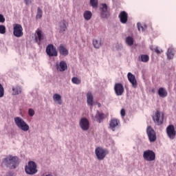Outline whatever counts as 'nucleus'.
<instances>
[{
  "instance_id": "nucleus-17",
  "label": "nucleus",
  "mask_w": 176,
  "mask_h": 176,
  "mask_svg": "<svg viewBox=\"0 0 176 176\" xmlns=\"http://www.w3.org/2000/svg\"><path fill=\"white\" fill-rule=\"evenodd\" d=\"M128 80L131 83L132 87L136 89L137 87V79H135V76H134L131 72H129L127 74Z\"/></svg>"
},
{
  "instance_id": "nucleus-22",
  "label": "nucleus",
  "mask_w": 176,
  "mask_h": 176,
  "mask_svg": "<svg viewBox=\"0 0 176 176\" xmlns=\"http://www.w3.org/2000/svg\"><path fill=\"white\" fill-rule=\"evenodd\" d=\"M53 100L54 102L58 104V105H61L63 104V100L61 99V96L58 94H54L53 95Z\"/></svg>"
},
{
  "instance_id": "nucleus-25",
  "label": "nucleus",
  "mask_w": 176,
  "mask_h": 176,
  "mask_svg": "<svg viewBox=\"0 0 176 176\" xmlns=\"http://www.w3.org/2000/svg\"><path fill=\"white\" fill-rule=\"evenodd\" d=\"M166 55H167L168 60H172V58H174V49L173 48L168 49Z\"/></svg>"
},
{
  "instance_id": "nucleus-8",
  "label": "nucleus",
  "mask_w": 176,
  "mask_h": 176,
  "mask_svg": "<svg viewBox=\"0 0 176 176\" xmlns=\"http://www.w3.org/2000/svg\"><path fill=\"white\" fill-rule=\"evenodd\" d=\"M146 134L150 142H155L157 140L156 132L151 126H148L146 128Z\"/></svg>"
},
{
  "instance_id": "nucleus-39",
  "label": "nucleus",
  "mask_w": 176,
  "mask_h": 176,
  "mask_svg": "<svg viewBox=\"0 0 176 176\" xmlns=\"http://www.w3.org/2000/svg\"><path fill=\"white\" fill-rule=\"evenodd\" d=\"M5 21V17L3 14H0V23H3Z\"/></svg>"
},
{
  "instance_id": "nucleus-26",
  "label": "nucleus",
  "mask_w": 176,
  "mask_h": 176,
  "mask_svg": "<svg viewBox=\"0 0 176 176\" xmlns=\"http://www.w3.org/2000/svg\"><path fill=\"white\" fill-rule=\"evenodd\" d=\"M104 116L105 115L104 113H100V111H97L95 118L98 123H101V121L104 119Z\"/></svg>"
},
{
  "instance_id": "nucleus-20",
  "label": "nucleus",
  "mask_w": 176,
  "mask_h": 176,
  "mask_svg": "<svg viewBox=\"0 0 176 176\" xmlns=\"http://www.w3.org/2000/svg\"><path fill=\"white\" fill-rule=\"evenodd\" d=\"M87 102L88 105H90L91 107H93L94 104V98L93 97V94L91 91H89L87 94Z\"/></svg>"
},
{
  "instance_id": "nucleus-31",
  "label": "nucleus",
  "mask_w": 176,
  "mask_h": 176,
  "mask_svg": "<svg viewBox=\"0 0 176 176\" xmlns=\"http://www.w3.org/2000/svg\"><path fill=\"white\" fill-rule=\"evenodd\" d=\"M72 82L74 85H80V83H82V80L78 77H73L72 78Z\"/></svg>"
},
{
  "instance_id": "nucleus-2",
  "label": "nucleus",
  "mask_w": 176,
  "mask_h": 176,
  "mask_svg": "<svg viewBox=\"0 0 176 176\" xmlns=\"http://www.w3.org/2000/svg\"><path fill=\"white\" fill-rule=\"evenodd\" d=\"M14 120L16 126H17L20 130H22V131H28V130H30V126L27 124V122H25L23 118L15 117Z\"/></svg>"
},
{
  "instance_id": "nucleus-29",
  "label": "nucleus",
  "mask_w": 176,
  "mask_h": 176,
  "mask_svg": "<svg viewBox=\"0 0 176 176\" xmlns=\"http://www.w3.org/2000/svg\"><path fill=\"white\" fill-rule=\"evenodd\" d=\"M93 45L95 49H100L101 47V40H93Z\"/></svg>"
},
{
  "instance_id": "nucleus-36",
  "label": "nucleus",
  "mask_w": 176,
  "mask_h": 176,
  "mask_svg": "<svg viewBox=\"0 0 176 176\" xmlns=\"http://www.w3.org/2000/svg\"><path fill=\"white\" fill-rule=\"evenodd\" d=\"M0 34H6V27L3 25H0Z\"/></svg>"
},
{
  "instance_id": "nucleus-10",
  "label": "nucleus",
  "mask_w": 176,
  "mask_h": 176,
  "mask_svg": "<svg viewBox=\"0 0 176 176\" xmlns=\"http://www.w3.org/2000/svg\"><path fill=\"white\" fill-rule=\"evenodd\" d=\"M79 126L82 131H87L90 129V122L86 118H82L79 122Z\"/></svg>"
},
{
  "instance_id": "nucleus-7",
  "label": "nucleus",
  "mask_w": 176,
  "mask_h": 176,
  "mask_svg": "<svg viewBox=\"0 0 176 176\" xmlns=\"http://www.w3.org/2000/svg\"><path fill=\"white\" fill-rule=\"evenodd\" d=\"M13 34L16 38H21L24 35L23 26L21 24L15 23L13 25Z\"/></svg>"
},
{
  "instance_id": "nucleus-28",
  "label": "nucleus",
  "mask_w": 176,
  "mask_h": 176,
  "mask_svg": "<svg viewBox=\"0 0 176 176\" xmlns=\"http://www.w3.org/2000/svg\"><path fill=\"white\" fill-rule=\"evenodd\" d=\"M126 43L128 46H133L134 45V39L131 36H128L126 38Z\"/></svg>"
},
{
  "instance_id": "nucleus-33",
  "label": "nucleus",
  "mask_w": 176,
  "mask_h": 176,
  "mask_svg": "<svg viewBox=\"0 0 176 176\" xmlns=\"http://www.w3.org/2000/svg\"><path fill=\"white\" fill-rule=\"evenodd\" d=\"M90 5L92 8H98V0H90Z\"/></svg>"
},
{
  "instance_id": "nucleus-18",
  "label": "nucleus",
  "mask_w": 176,
  "mask_h": 176,
  "mask_svg": "<svg viewBox=\"0 0 176 176\" xmlns=\"http://www.w3.org/2000/svg\"><path fill=\"white\" fill-rule=\"evenodd\" d=\"M118 17H119V19L120 20V22L122 24H126V23H127V20L129 19V14L125 11H122L120 13Z\"/></svg>"
},
{
  "instance_id": "nucleus-14",
  "label": "nucleus",
  "mask_w": 176,
  "mask_h": 176,
  "mask_svg": "<svg viewBox=\"0 0 176 176\" xmlns=\"http://www.w3.org/2000/svg\"><path fill=\"white\" fill-rule=\"evenodd\" d=\"M120 126V120L118 118H113L109 122V129L112 131H116V129Z\"/></svg>"
},
{
  "instance_id": "nucleus-32",
  "label": "nucleus",
  "mask_w": 176,
  "mask_h": 176,
  "mask_svg": "<svg viewBox=\"0 0 176 176\" xmlns=\"http://www.w3.org/2000/svg\"><path fill=\"white\" fill-rule=\"evenodd\" d=\"M43 12L42 11V10L41 9V8H38L37 9V14L36 16V19H42V14H43Z\"/></svg>"
},
{
  "instance_id": "nucleus-21",
  "label": "nucleus",
  "mask_w": 176,
  "mask_h": 176,
  "mask_svg": "<svg viewBox=\"0 0 176 176\" xmlns=\"http://www.w3.org/2000/svg\"><path fill=\"white\" fill-rule=\"evenodd\" d=\"M58 50L61 56H64L65 57L66 56H68V54H69L68 50H67V48H65V47H64L63 44L59 45Z\"/></svg>"
},
{
  "instance_id": "nucleus-15",
  "label": "nucleus",
  "mask_w": 176,
  "mask_h": 176,
  "mask_svg": "<svg viewBox=\"0 0 176 176\" xmlns=\"http://www.w3.org/2000/svg\"><path fill=\"white\" fill-rule=\"evenodd\" d=\"M56 71L59 72H64V71H67L68 69V65H67V62L65 60H61L59 63H56Z\"/></svg>"
},
{
  "instance_id": "nucleus-27",
  "label": "nucleus",
  "mask_w": 176,
  "mask_h": 176,
  "mask_svg": "<svg viewBox=\"0 0 176 176\" xmlns=\"http://www.w3.org/2000/svg\"><path fill=\"white\" fill-rule=\"evenodd\" d=\"M92 16L93 14L89 10L84 12L83 16L85 20H86L87 21H89V20L91 19Z\"/></svg>"
},
{
  "instance_id": "nucleus-40",
  "label": "nucleus",
  "mask_w": 176,
  "mask_h": 176,
  "mask_svg": "<svg viewBox=\"0 0 176 176\" xmlns=\"http://www.w3.org/2000/svg\"><path fill=\"white\" fill-rule=\"evenodd\" d=\"M25 5H30L32 3V0H24Z\"/></svg>"
},
{
  "instance_id": "nucleus-38",
  "label": "nucleus",
  "mask_w": 176,
  "mask_h": 176,
  "mask_svg": "<svg viewBox=\"0 0 176 176\" xmlns=\"http://www.w3.org/2000/svg\"><path fill=\"white\" fill-rule=\"evenodd\" d=\"M120 114L122 118H124V116H126V110H124V109H122Z\"/></svg>"
},
{
  "instance_id": "nucleus-4",
  "label": "nucleus",
  "mask_w": 176,
  "mask_h": 176,
  "mask_svg": "<svg viewBox=\"0 0 176 176\" xmlns=\"http://www.w3.org/2000/svg\"><path fill=\"white\" fill-rule=\"evenodd\" d=\"M25 171L26 174L29 175H34L38 173V169H36V164L33 161H30L28 164L25 166Z\"/></svg>"
},
{
  "instance_id": "nucleus-9",
  "label": "nucleus",
  "mask_w": 176,
  "mask_h": 176,
  "mask_svg": "<svg viewBox=\"0 0 176 176\" xmlns=\"http://www.w3.org/2000/svg\"><path fill=\"white\" fill-rule=\"evenodd\" d=\"M46 53L49 57H57V56H58L57 50L53 44H50L47 46Z\"/></svg>"
},
{
  "instance_id": "nucleus-30",
  "label": "nucleus",
  "mask_w": 176,
  "mask_h": 176,
  "mask_svg": "<svg viewBox=\"0 0 176 176\" xmlns=\"http://www.w3.org/2000/svg\"><path fill=\"white\" fill-rule=\"evenodd\" d=\"M13 94L17 96V94H20L21 93V88L19 86L15 87H12Z\"/></svg>"
},
{
  "instance_id": "nucleus-41",
  "label": "nucleus",
  "mask_w": 176,
  "mask_h": 176,
  "mask_svg": "<svg viewBox=\"0 0 176 176\" xmlns=\"http://www.w3.org/2000/svg\"><path fill=\"white\" fill-rule=\"evenodd\" d=\"M155 53H157V54H160V53H162V51H160L159 49H155Z\"/></svg>"
},
{
  "instance_id": "nucleus-37",
  "label": "nucleus",
  "mask_w": 176,
  "mask_h": 176,
  "mask_svg": "<svg viewBox=\"0 0 176 176\" xmlns=\"http://www.w3.org/2000/svg\"><path fill=\"white\" fill-rule=\"evenodd\" d=\"M28 113L30 116H34V115H35V111L32 109H29Z\"/></svg>"
},
{
  "instance_id": "nucleus-3",
  "label": "nucleus",
  "mask_w": 176,
  "mask_h": 176,
  "mask_svg": "<svg viewBox=\"0 0 176 176\" xmlns=\"http://www.w3.org/2000/svg\"><path fill=\"white\" fill-rule=\"evenodd\" d=\"M153 120L154 123L157 124V126H162L164 122V113L157 110L155 114L153 116Z\"/></svg>"
},
{
  "instance_id": "nucleus-12",
  "label": "nucleus",
  "mask_w": 176,
  "mask_h": 176,
  "mask_svg": "<svg viewBox=\"0 0 176 176\" xmlns=\"http://www.w3.org/2000/svg\"><path fill=\"white\" fill-rule=\"evenodd\" d=\"M114 91L116 96H123L124 93V87L122 83L117 82L114 85Z\"/></svg>"
},
{
  "instance_id": "nucleus-16",
  "label": "nucleus",
  "mask_w": 176,
  "mask_h": 176,
  "mask_svg": "<svg viewBox=\"0 0 176 176\" xmlns=\"http://www.w3.org/2000/svg\"><path fill=\"white\" fill-rule=\"evenodd\" d=\"M36 35H35V41L38 45H41V41H43L45 38V36L43 35V33L42 32V30L37 29L36 30Z\"/></svg>"
},
{
  "instance_id": "nucleus-11",
  "label": "nucleus",
  "mask_w": 176,
  "mask_h": 176,
  "mask_svg": "<svg viewBox=\"0 0 176 176\" xmlns=\"http://www.w3.org/2000/svg\"><path fill=\"white\" fill-rule=\"evenodd\" d=\"M166 134L170 140L175 138L176 131L174 125L170 124L166 127Z\"/></svg>"
},
{
  "instance_id": "nucleus-35",
  "label": "nucleus",
  "mask_w": 176,
  "mask_h": 176,
  "mask_svg": "<svg viewBox=\"0 0 176 176\" xmlns=\"http://www.w3.org/2000/svg\"><path fill=\"white\" fill-rule=\"evenodd\" d=\"M5 96V89H3V86L0 83V98H2Z\"/></svg>"
},
{
  "instance_id": "nucleus-1",
  "label": "nucleus",
  "mask_w": 176,
  "mask_h": 176,
  "mask_svg": "<svg viewBox=\"0 0 176 176\" xmlns=\"http://www.w3.org/2000/svg\"><path fill=\"white\" fill-rule=\"evenodd\" d=\"M3 163H4L7 167L13 170L16 168L17 166H19V157H17V156L8 155L3 160Z\"/></svg>"
},
{
  "instance_id": "nucleus-23",
  "label": "nucleus",
  "mask_w": 176,
  "mask_h": 176,
  "mask_svg": "<svg viewBox=\"0 0 176 176\" xmlns=\"http://www.w3.org/2000/svg\"><path fill=\"white\" fill-rule=\"evenodd\" d=\"M167 90H166V89L163 88V87H160L158 89V95L160 96V97H162V98H164L165 97H167Z\"/></svg>"
},
{
  "instance_id": "nucleus-6",
  "label": "nucleus",
  "mask_w": 176,
  "mask_h": 176,
  "mask_svg": "<svg viewBox=\"0 0 176 176\" xmlns=\"http://www.w3.org/2000/svg\"><path fill=\"white\" fill-rule=\"evenodd\" d=\"M143 159L146 162H155L156 160V153L152 150H146L143 153Z\"/></svg>"
},
{
  "instance_id": "nucleus-13",
  "label": "nucleus",
  "mask_w": 176,
  "mask_h": 176,
  "mask_svg": "<svg viewBox=\"0 0 176 176\" xmlns=\"http://www.w3.org/2000/svg\"><path fill=\"white\" fill-rule=\"evenodd\" d=\"M100 10V14L103 19H108V17L111 16L109 9H108V6H107L105 3L102 4Z\"/></svg>"
},
{
  "instance_id": "nucleus-5",
  "label": "nucleus",
  "mask_w": 176,
  "mask_h": 176,
  "mask_svg": "<svg viewBox=\"0 0 176 176\" xmlns=\"http://www.w3.org/2000/svg\"><path fill=\"white\" fill-rule=\"evenodd\" d=\"M109 153V151L107 148H103L102 147H97L95 149V155L98 159V160H104L107 156Z\"/></svg>"
},
{
  "instance_id": "nucleus-42",
  "label": "nucleus",
  "mask_w": 176,
  "mask_h": 176,
  "mask_svg": "<svg viewBox=\"0 0 176 176\" xmlns=\"http://www.w3.org/2000/svg\"><path fill=\"white\" fill-rule=\"evenodd\" d=\"M98 108H101V103H97Z\"/></svg>"
},
{
  "instance_id": "nucleus-34",
  "label": "nucleus",
  "mask_w": 176,
  "mask_h": 176,
  "mask_svg": "<svg viewBox=\"0 0 176 176\" xmlns=\"http://www.w3.org/2000/svg\"><path fill=\"white\" fill-rule=\"evenodd\" d=\"M137 27L138 31H145V29L146 28V25H144V26H142L140 23H138Z\"/></svg>"
},
{
  "instance_id": "nucleus-19",
  "label": "nucleus",
  "mask_w": 176,
  "mask_h": 176,
  "mask_svg": "<svg viewBox=\"0 0 176 176\" xmlns=\"http://www.w3.org/2000/svg\"><path fill=\"white\" fill-rule=\"evenodd\" d=\"M59 32L60 34H64L67 31V21L63 20L58 23Z\"/></svg>"
},
{
  "instance_id": "nucleus-24",
  "label": "nucleus",
  "mask_w": 176,
  "mask_h": 176,
  "mask_svg": "<svg viewBox=\"0 0 176 176\" xmlns=\"http://www.w3.org/2000/svg\"><path fill=\"white\" fill-rule=\"evenodd\" d=\"M138 60L142 63H148V61H149V56L146 54H142L139 56Z\"/></svg>"
}]
</instances>
